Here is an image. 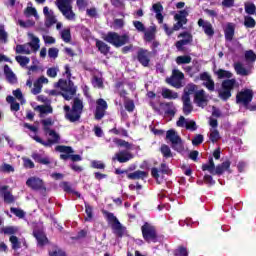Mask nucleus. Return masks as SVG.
<instances>
[{
  "label": "nucleus",
  "instance_id": "45",
  "mask_svg": "<svg viewBox=\"0 0 256 256\" xmlns=\"http://www.w3.org/2000/svg\"><path fill=\"white\" fill-rule=\"evenodd\" d=\"M6 101L7 103H10V109L13 113H17V111H19V109L21 108V106L17 101H15V98L13 96H8L6 98Z\"/></svg>",
  "mask_w": 256,
  "mask_h": 256
},
{
  "label": "nucleus",
  "instance_id": "55",
  "mask_svg": "<svg viewBox=\"0 0 256 256\" xmlns=\"http://www.w3.org/2000/svg\"><path fill=\"white\" fill-rule=\"evenodd\" d=\"M244 57L249 63H255L256 61V54L253 52V50H247L244 54Z\"/></svg>",
  "mask_w": 256,
  "mask_h": 256
},
{
  "label": "nucleus",
  "instance_id": "17",
  "mask_svg": "<svg viewBox=\"0 0 256 256\" xmlns=\"http://www.w3.org/2000/svg\"><path fill=\"white\" fill-rule=\"evenodd\" d=\"M64 111H65V117L68 121H70V123H75L79 121V119H81L82 113L73 108L71 109V107L68 105L64 106Z\"/></svg>",
  "mask_w": 256,
  "mask_h": 256
},
{
  "label": "nucleus",
  "instance_id": "63",
  "mask_svg": "<svg viewBox=\"0 0 256 256\" xmlns=\"http://www.w3.org/2000/svg\"><path fill=\"white\" fill-rule=\"evenodd\" d=\"M174 256H189V252L185 247H179L174 251Z\"/></svg>",
  "mask_w": 256,
  "mask_h": 256
},
{
  "label": "nucleus",
  "instance_id": "22",
  "mask_svg": "<svg viewBox=\"0 0 256 256\" xmlns=\"http://www.w3.org/2000/svg\"><path fill=\"white\" fill-rule=\"evenodd\" d=\"M224 37L226 41H233V37H235V24L228 22L223 26Z\"/></svg>",
  "mask_w": 256,
  "mask_h": 256
},
{
  "label": "nucleus",
  "instance_id": "23",
  "mask_svg": "<svg viewBox=\"0 0 256 256\" xmlns=\"http://www.w3.org/2000/svg\"><path fill=\"white\" fill-rule=\"evenodd\" d=\"M200 79L203 82L204 87L208 89V91H215V81H213V78H211V75H209L207 72H203L200 74Z\"/></svg>",
  "mask_w": 256,
  "mask_h": 256
},
{
  "label": "nucleus",
  "instance_id": "37",
  "mask_svg": "<svg viewBox=\"0 0 256 256\" xmlns=\"http://www.w3.org/2000/svg\"><path fill=\"white\" fill-rule=\"evenodd\" d=\"M32 158L34 159V161H36V163H40L41 165H49V163H51V158L43 154L34 153L32 155Z\"/></svg>",
  "mask_w": 256,
  "mask_h": 256
},
{
  "label": "nucleus",
  "instance_id": "24",
  "mask_svg": "<svg viewBox=\"0 0 256 256\" xmlns=\"http://www.w3.org/2000/svg\"><path fill=\"white\" fill-rule=\"evenodd\" d=\"M1 194L3 196L4 203H7L8 205H11V203H15V196H13V193H11V189H9V186H2L1 187Z\"/></svg>",
  "mask_w": 256,
  "mask_h": 256
},
{
  "label": "nucleus",
  "instance_id": "62",
  "mask_svg": "<svg viewBox=\"0 0 256 256\" xmlns=\"http://www.w3.org/2000/svg\"><path fill=\"white\" fill-rule=\"evenodd\" d=\"M42 125L44 127V132L47 133V131H51L49 127L53 125V120L51 118H47L42 120Z\"/></svg>",
  "mask_w": 256,
  "mask_h": 256
},
{
  "label": "nucleus",
  "instance_id": "12",
  "mask_svg": "<svg viewBox=\"0 0 256 256\" xmlns=\"http://www.w3.org/2000/svg\"><path fill=\"white\" fill-rule=\"evenodd\" d=\"M187 17H189V11H187V9L180 10L174 15V20L177 21V23L174 24L176 31L182 29L183 25H187Z\"/></svg>",
  "mask_w": 256,
  "mask_h": 256
},
{
  "label": "nucleus",
  "instance_id": "53",
  "mask_svg": "<svg viewBox=\"0 0 256 256\" xmlns=\"http://www.w3.org/2000/svg\"><path fill=\"white\" fill-rule=\"evenodd\" d=\"M49 255L50 256H66L63 250H61L57 246H52L51 249L49 250Z\"/></svg>",
  "mask_w": 256,
  "mask_h": 256
},
{
  "label": "nucleus",
  "instance_id": "14",
  "mask_svg": "<svg viewBox=\"0 0 256 256\" xmlns=\"http://www.w3.org/2000/svg\"><path fill=\"white\" fill-rule=\"evenodd\" d=\"M237 103H242L245 107L249 105L251 101H253V90L244 89L240 91L236 96Z\"/></svg>",
  "mask_w": 256,
  "mask_h": 256
},
{
  "label": "nucleus",
  "instance_id": "64",
  "mask_svg": "<svg viewBox=\"0 0 256 256\" xmlns=\"http://www.w3.org/2000/svg\"><path fill=\"white\" fill-rule=\"evenodd\" d=\"M92 84L94 87H97L98 89H101L103 87V79L94 76L92 79Z\"/></svg>",
  "mask_w": 256,
  "mask_h": 256
},
{
  "label": "nucleus",
  "instance_id": "33",
  "mask_svg": "<svg viewBox=\"0 0 256 256\" xmlns=\"http://www.w3.org/2000/svg\"><path fill=\"white\" fill-rule=\"evenodd\" d=\"M148 176H149V173H147L145 171L137 170L132 173H129L127 175V178L131 179L132 181H135V180H139V179H142V180L147 179Z\"/></svg>",
  "mask_w": 256,
  "mask_h": 256
},
{
  "label": "nucleus",
  "instance_id": "28",
  "mask_svg": "<svg viewBox=\"0 0 256 256\" xmlns=\"http://www.w3.org/2000/svg\"><path fill=\"white\" fill-rule=\"evenodd\" d=\"M199 87L193 83H189L184 88V93L182 97H187L188 99H191V95L195 96V93H197Z\"/></svg>",
  "mask_w": 256,
  "mask_h": 256
},
{
  "label": "nucleus",
  "instance_id": "7",
  "mask_svg": "<svg viewBox=\"0 0 256 256\" xmlns=\"http://www.w3.org/2000/svg\"><path fill=\"white\" fill-rule=\"evenodd\" d=\"M166 139L170 141L172 149L174 151H178V153H181L183 151V140L181 139V136L176 133L175 130H168L166 133Z\"/></svg>",
  "mask_w": 256,
  "mask_h": 256
},
{
  "label": "nucleus",
  "instance_id": "5",
  "mask_svg": "<svg viewBox=\"0 0 256 256\" xmlns=\"http://www.w3.org/2000/svg\"><path fill=\"white\" fill-rule=\"evenodd\" d=\"M56 151H58L59 153H63L60 155V159H62L63 161H67L68 159L73 161V163H77V161H83L81 155L73 154L75 153V150H73V148L70 146H56Z\"/></svg>",
  "mask_w": 256,
  "mask_h": 256
},
{
  "label": "nucleus",
  "instance_id": "60",
  "mask_svg": "<svg viewBox=\"0 0 256 256\" xmlns=\"http://www.w3.org/2000/svg\"><path fill=\"white\" fill-rule=\"evenodd\" d=\"M133 26L138 31V33H145V30L147 29L145 28V24H143V22L137 20L133 21Z\"/></svg>",
  "mask_w": 256,
  "mask_h": 256
},
{
  "label": "nucleus",
  "instance_id": "46",
  "mask_svg": "<svg viewBox=\"0 0 256 256\" xmlns=\"http://www.w3.org/2000/svg\"><path fill=\"white\" fill-rule=\"evenodd\" d=\"M83 99L79 98V97H75L73 99V103H72V109H74L75 111H78L80 113H83Z\"/></svg>",
  "mask_w": 256,
  "mask_h": 256
},
{
  "label": "nucleus",
  "instance_id": "21",
  "mask_svg": "<svg viewBox=\"0 0 256 256\" xmlns=\"http://www.w3.org/2000/svg\"><path fill=\"white\" fill-rule=\"evenodd\" d=\"M137 59L139 63L143 65V67H149V63L151 61V52L140 49L137 53Z\"/></svg>",
  "mask_w": 256,
  "mask_h": 256
},
{
  "label": "nucleus",
  "instance_id": "39",
  "mask_svg": "<svg viewBox=\"0 0 256 256\" xmlns=\"http://www.w3.org/2000/svg\"><path fill=\"white\" fill-rule=\"evenodd\" d=\"M161 95L163 99H178L179 94L171 89L168 88H162Z\"/></svg>",
  "mask_w": 256,
  "mask_h": 256
},
{
  "label": "nucleus",
  "instance_id": "10",
  "mask_svg": "<svg viewBox=\"0 0 256 256\" xmlns=\"http://www.w3.org/2000/svg\"><path fill=\"white\" fill-rule=\"evenodd\" d=\"M151 175L161 185L163 183V175H171V169H169L167 164L162 163L160 168H152Z\"/></svg>",
  "mask_w": 256,
  "mask_h": 256
},
{
  "label": "nucleus",
  "instance_id": "4",
  "mask_svg": "<svg viewBox=\"0 0 256 256\" xmlns=\"http://www.w3.org/2000/svg\"><path fill=\"white\" fill-rule=\"evenodd\" d=\"M103 39L114 47H123V45L129 43V35H119L117 32H108L104 35Z\"/></svg>",
  "mask_w": 256,
  "mask_h": 256
},
{
  "label": "nucleus",
  "instance_id": "13",
  "mask_svg": "<svg viewBox=\"0 0 256 256\" xmlns=\"http://www.w3.org/2000/svg\"><path fill=\"white\" fill-rule=\"evenodd\" d=\"M27 187L33 191H46L45 182L39 177L32 176L26 181Z\"/></svg>",
  "mask_w": 256,
  "mask_h": 256
},
{
  "label": "nucleus",
  "instance_id": "41",
  "mask_svg": "<svg viewBox=\"0 0 256 256\" xmlns=\"http://www.w3.org/2000/svg\"><path fill=\"white\" fill-rule=\"evenodd\" d=\"M96 47L98 48V51L102 53V55H109V51H111V47L101 40L96 41Z\"/></svg>",
  "mask_w": 256,
  "mask_h": 256
},
{
  "label": "nucleus",
  "instance_id": "6",
  "mask_svg": "<svg viewBox=\"0 0 256 256\" xmlns=\"http://www.w3.org/2000/svg\"><path fill=\"white\" fill-rule=\"evenodd\" d=\"M143 239L147 243H157V228L149 222H145L141 227Z\"/></svg>",
  "mask_w": 256,
  "mask_h": 256
},
{
  "label": "nucleus",
  "instance_id": "19",
  "mask_svg": "<svg viewBox=\"0 0 256 256\" xmlns=\"http://www.w3.org/2000/svg\"><path fill=\"white\" fill-rule=\"evenodd\" d=\"M45 134L48 136V140L42 142L44 147H51V145H55L61 141V137L55 130H48Z\"/></svg>",
  "mask_w": 256,
  "mask_h": 256
},
{
  "label": "nucleus",
  "instance_id": "36",
  "mask_svg": "<svg viewBox=\"0 0 256 256\" xmlns=\"http://www.w3.org/2000/svg\"><path fill=\"white\" fill-rule=\"evenodd\" d=\"M234 70L236 71L237 75H241L242 77H247V75H251V70L243 67V64L240 62L234 63Z\"/></svg>",
  "mask_w": 256,
  "mask_h": 256
},
{
  "label": "nucleus",
  "instance_id": "44",
  "mask_svg": "<svg viewBox=\"0 0 256 256\" xmlns=\"http://www.w3.org/2000/svg\"><path fill=\"white\" fill-rule=\"evenodd\" d=\"M202 171H209L211 175H215V162L213 158H209L208 163L202 165Z\"/></svg>",
  "mask_w": 256,
  "mask_h": 256
},
{
  "label": "nucleus",
  "instance_id": "34",
  "mask_svg": "<svg viewBox=\"0 0 256 256\" xmlns=\"http://www.w3.org/2000/svg\"><path fill=\"white\" fill-rule=\"evenodd\" d=\"M4 75H5L8 83L15 84L17 82V76L15 75L13 70H11V68L8 65L4 66Z\"/></svg>",
  "mask_w": 256,
  "mask_h": 256
},
{
  "label": "nucleus",
  "instance_id": "32",
  "mask_svg": "<svg viewBox=\"0 0 256 256\" xmlns=\"http://www.w3.org/2000/svg\"><path fill=\"white\" fill-rule=\"evenodd\" d=\"M112 231L116 237H123L125 235L126 228L123 227L121 222L116 221L115 223L112 224Z\"/></svg>",
  "mask_w": 256,
  "mask_h": 256
},
{
  "label": "nucleus",
  "instance_id": "15",
  "mask_svg": "<svg viewBox=\"0 0 256 256\" xmlns=\"http://www.w3.org/2000/svg\"><path fill=\"white\" fill-rule=\"evenodd\" d=\"M198 27H201L208 39H213L215 35V28L211 22L200 18L197 22Z\"/></svg>",
  "mask_w": 256,
  "mask_h": 256
},
{
  "label": "nucleus",
  "instance_id": "26",
  "mask_svg": "<svg viewBox=\"0 0 256 256\" xmlns=\"http://www.w3.org/2000/svg\"><path fill=\"white\" fill-rule=\"evenodd\" d=\"M160 107L164 109L166 115L170 117H175V113H177V108H175V104L173 102L160 103Z\"/></svg>",
  "mask_w": 256,
  "mask_h": 256
},
{
  "label": "nucleus",
  "instance_id": "25",
  "mask_svg": "<svg viewBox=\"0 0 256 256\" xmlns=\"http://www.w3.org/2000/svg\"><path fill=\"white\" fill-rule=\"evenodd\" d=\"M24 17H26V19H31V17H34L36 21H38L39 14L37 13V9L33 7V3H28L27 7L24 10Z\"/></svg>",
  "mask_w": 256,
  "mask_h": 256
},
{
  "label": "nucleus",
  "instance_id": "38",
  "mask_svg": "<svg viewBox=\"0 0 256 256\" xmlns=\"http://www.w3.org/2000/svg\"><path fill=\"white\" fill-rule=\"evenodd\" d=\"M157 29L155 26H150L144 31V40H146L148 43H151V41L155 40V33Z\"/></svg>",
  "mask_w": 256,
  "mask_h": 256
},
{
  "label": "nucleus",
  "instance_id": "52",
  "mask_svg": "<svg viewBox=\"0 0 256 256\" xmlns=\"http://www.w3.org/2000/svg\"><path fill=\"white\" fill-rule=\"evenodd\" d=\"M244 9H245V12H246L248 15H255V13H256L255 4H253V3H251V2L245 3Z\"/></svg>",
  "mask_w": 256,
  "mask_h": 256
},
{
  "label": "nucleus",
  "instance_id": "56",
  "mask_svg": "<svg viewBox=\"0 0 256 256\" xmlns=\"http://www.w3.org/2000/svg\"><path fill=\"white\" fill-rule=\"evenodd\" d=\"M115 89H116V93H118V95H120V97H125L127 95V91H125V89H123V82H117L115 84Z\"/></svg>",
  "mask_w": 256,
  "mask_h": 256
},
{
  "label": "nucleus",
  "instance_id": "27",
  "mask_svg": "<svg viewBox=\"0 0 256 256\" xmlns=\"http://www.w3.org/2000/svg\"><path fill=\"white\" fill-rule=\"evenodd\" d=\"M152 11L156 14V19L158 23L161 25L163 23V5L161 3H155L152 5Z\"/></svg>",
  "mask_w": 256,
  "mask_h": 256
},
{
  "label": "nucleus",
  "instance_id": "20",
  "mask_svg": "<svg viewBox=\"0 0 256 256\" xmlns=\"http://www.w3.org/2000/svg\"><path fill=\"white\" fill-rule=\"evenodd\" d=\"M112 159L113 161H118L119 163H127L133 159V153L129 152V150H121L116 153Z\"/></svg>",
  "mask_w": 256,
  "mask_h": 256
},
{
  "label": "nucleus",
  "instance_id": "48",
  "mask_svg": "<svg viewBox=\"0 0 256 256\" xmlns=\"http://www.w3.org/2000/svg\"><path fill=\"white\" fill-rule=\"evenodd\" d=\"M208 137L212 143H217L219 139H221V135L219 134V130L210 128V132L208 134Z\"/></svg>",
  "mask_w": 256,
  "mask_h": 256
},
{
  "label": "nucleus",
  "instance_id": "54",
  "mask_svg": "<svg viewBox=\"0 0 256 256\" xmlns=\"http://www.w3.org/2000/svg\"><path fill=\"white\" fill-rule=\"evenodd\" d=\"M244 25L248 29H253V27H255V25H256L255 19H253V17H251V16H245L244 17Z\"/></svg>",
  "mask_w": 256,
  "mask_h": 256
},
{
  "label": "nucleus",
  "instance_id": "50",
  "mask_svg": "<svg viewBox=\"0 0 256 256\" xmlns=\"http://www.w3.org/2000/svg\"><path fill=\"white\" fill-rule=\"evenodd\" d=\"M60 35H61V39H62V41H64V43L71 42V30L69 28L61 30Z\"/></svg>",
  "mask_w": 256,
  "mask_h": 256
},
{
  "label": "nucleus",
  "instance_id": "58",
  "mask_svg": "<svg viewBox=\"0 0 256 256\" xmlns=\"http://www.w3.org/2000/svg\"><path fill=\"white\" fill-rule=\"evenodd\" d=\"M10 213H13V215L18 217L19 219H23L25 217V211L20 208L11 207Z\"/></svg>",
  "mask_w": 256,
  "mask_h": 256
},
{
  "label": "nucleus",
  "instance_id": "42",
  "mask_svg": "<svg viewBox=\"0 0 256 256\" xmlns=\"http://www.w3.org/2000/svg\"><path fill=\"white\" fill-rule=\"evenodd\" d=\"M31 45L29 43L17 45L16 46V53H23L24 55H31Z\"/></svg>",
  "mask_w": 256,
  "mask_h": 256
},
{
  "label": "nucleus",
  "instance_id": "18",
  "mask_svg": "<svg viewBox=\"0 0 256 256\" xmlns=\"http://www.w3.org/2000/svg\"><path fill=\"white\" fill-rule=\"evenodd\" d=\"M43 14L45 16V27H53V25L57 23V17L55 16V12H53V10H50L49 7L46 6L43 8Z\"/></svg>",
  "mask_w": 256,
  "mask_h": 256
},
{
  "label": "nucleus",
  "instance_id": "8",
  "mask_svg": "<svg viewBox=\"0 0 256 256\" xmlns=\"http://www.w3.org/2000/svg\"><path fill=\"white\" fill-rule=\"evenodd\" d=\"M183 79H185V74L179 69H173L172 75L166 79V83L175 87V89H181V87H183Z\"/></svg>",
  "mask_w": 256,
  "mask_h": 256
},
{
  "label": "nucleus",
  "instance_id": "57",
  "mask_svg": "<svg viewBox=\"0 0 256 256\" xmlns=\"http://www.w3.org/2000/svg\"><path fill=\"white\" fill-rule=\"evenodd\" d=\"M16 61L21 67H26L31 60L27 56H16Z\"/></svg>",
  "mask_w": 256,
  "mask_h": 256
},
{
  "label": "nucleus",
  "instance_id": "51",
  "mask_svg": "<svg viewBox=\"0 0 256 256\" xmlns=\"http://www.w3.org/2000/svg\"><path fill=\"white\" fill-rule=\"evenodd\" d=\"M160 151L163 157H165V159H169L170 157H173V154L171 153V148H169V146L165 144L161 146Z\"/></svg>",
  "mask_w": 256,
  "mask_h": 256
},
{
  "label": "nucleus",
  "instance_id": "1",
  "mask_svg": "<svg viewBox=\"0 0 256 256\" xmlns=\"http://www.w3.org/2000/svg\"><path fill=\"white\" fill-rule=\"evenodd\" d=\"M215 75H217L218 79H226L222 82V90L219 91V97L222 101H227L231 97V91L235 89L237 85V80L233 77V73L227 70L218 69L215 71Z\"/></svg>",
  "mask_w": 256,
  "mask_h": 256
},
{
  "label": "nucleus",
  "instance_id": "31",
  "mask_svg": "<svg viewBox=\"0 0 256 256\" xmlns=\"http://www.w3.org/2000/svg\"><path fill=\"white\" fill-rule=\"evenodd\" d=\"M28 37L31 39V41L28 43V45H30L31 50L34 53H37V51H39V48L41 47L39 45V43H40L39 37L33 35V33H28Z\"/></svg>",
  "mask_w": 256,
  "mask_h": 256
},
{
  "label": "nucleus",
  "instance_id": "2",
  "mask_svg": "<svg viewBox=\"0 0 256 256\" xmlns=\"http://www.w3.org/2000/svg\"><path fill=\"white\" fill-rule=\"evenodd\" d=\"M55 87L58 89H61L62 92H59L57 90H50L48 93L49 95H52L53 97L57 95H62L66 101H71L73 97L75 96V93H77V87H75V84L73 81L69 80H63L60 79L56 84Z\"/></svg>",
  "mask_w": 256,
  "mask_h": 256
},
{
  "label": "nucleus",
  "instance_id": "11",
  "mask_svg": "<svg viewBox=\"0 0 256 256\" xmlns=\"http://www.w3.org/2000/svg\"><path fill=\"white\" fill-rule=\"evenodd\" d=\"M107 109H109V105L107 104V101L103 98H99L96 101V110L94 112V117L96 121H101L103 117H105V113L107 112Z\"/></svg>",
  "mask_w": 256,
  "mask_h": 256
},
{
  "label": "nucleus",
  "instance_id": "43",
  "mask_svg": "<svg viewBox=\"0 0 256 256\" xmlns=\"http://www.w3.org/2000/svg\"><path fill=\"white\" fill-rule=\"evenodd\" d=\"M36 109L39 111L40 117H45V115L53 113V107L51 105H39Z\"/></svg>",
  "mask_w": 256,
  "mask_h": 256
},
{
  "label": "nucleus",
  "instance_id": "3",
  "mask_svg": "<svg viewBox=\"0 0 256 256\" xmlns=\"http://www.w3.org/2000/svg\"><path fill=\"white\" fill-rule=\"evenodd\" d=\"M56 6L67 21H75V12H73V0H56Z\"/></svg>",
  "mask_w": 256,
  "mask_h": 256
},
{
  "label": "nucleus",
  "instance_id": "30",
  "mask_svg": "<svg viewBox=\"0 0 256 256\" xmlns=\"http://www.w3.org/2000/svg\"><path fill=\"white\" fill-rule=\"evenodd\" d=\"M115 145L117 147H124L125 149H128V150L133 149V144L119 138H113L112 143L110 144V147L113 148L115 147Z\"/></svg>",
  "mask_w": 256,
  "mask_h": 256
},
{
  "label": "nucleus",
  "instance_id": "59",
  "mask_svg": "<svg viewBox=\"0 0 256 256\" xmlns=\"http://www.w3.org/2000/svg\"><path fill=\"white\" fill-rule=\"evenodd\" d=\"M124 107L126 109V111H128L129 113H133V111H135V102H133V100H125L124 101Z\"/></svg>",
  "mask_w": 256,
  "mask_h": 256
},
{
  "label": "nucleus",
  "instance_id": "16",
  "mask_svg": "<svg viewBox=\"0 0 256 256\" xmlns=\"http://www.w3.org/2000/svg\"><path fill=\"white\" fill-rule=\"evenodd\" d=\"M208 96L207 93H205V90H198L194 95V103L197 105V107H201L204 109V107H207L208 103Z\"/></svg>",
  "mask_w": 256,
  "mask_h": 256
},
{
  "label": "nucleus",
  "instance_id": "40",
  "mask_svg": "<svg viewBox=\"0 0 256 256\" xmlns=\"http://www.w3.org/2000/svg\"><path fill=\"white\" fill-rule=\"evenodd\" d=\"M229 167H231V162L225 161L222 164L216 166L214 175H223L225 171H228Z\"/></svg>",
  "mask_w": 256,
  "mask_h": 256
},
{
  "label": "nucleus",
  "instance_id": "35",
  "mask_svg": "<svg viewBox=\"0 0 256 256\" xmlns=\"http://www.w3.org/2000/svg\"><path fill=\"white\" fill-rule=\"evenodd\" d=\"M34 237L38 243V247H43L44 245H47L48 241L47 236L45 233L41 231H34Z\"/></svg>",
  "mask_w": 256,
  "mask_h": 256
},
{
  "label": "nucleus",
  "instance_id": "49",
  "mask_svg": "<svg viewBox=\"0 0 256 256\" xmlns=\"http://www.w3.org/2000/svg\"><path fill=\"white\" fill-rule=\"evenodd\" d=\"M191 61H192V58L189 55H182L176 58L177 65H189Z\"/></svg>",
  "mask_w": 256,
  "mask_h": 256
},
{
  "label": "nucleus",
  "instance_id": "61",
  "mask_svg": "<svg viewBox=\"0 0 256 256\" xmlns=\"http://www.w3.org/2000/svg\"><path fill=\"white\" fill-rule=\"evenodd\" d=\"M85 213L87 217L85 218V221L91 222L93 221V207L91 205L85 206Z\"/></svg>",
  "mask_w": 256,
  "mask_h": 256
},
{
  "label": "nucleus",
  "instance_id": "29",
  "mask_svg": "<svg viewBox=\"0 0 256 256\" xmlns=\"http://www.w3.org/2000/svg\"><path fill=\"white\" fill-rule=\"evenodd\" d=\"M182 103L184 115H191V113L193 112V104L191 103V98H188L187 96H182Z\"/></svg>",
  "mask_w": 256,
  "mask_h": 256
},
{
  "label": "nucleus",
  "instance_id": "47",
  "mask_svg": "<svg viewBox=\"0 0 256 256\" xmlns=\"http://www.w3.org/2000/svg\"><path fill=\"white\" fill-rule=\"evenodd\" d=\"M2 233H4V235H11V237H13L19 233V228L17 226H6L2 228Z\"/></svg>",
  "mask_w": 256,
  "mask_h": 256
},
{
  "label": "nucleus",
  "instance_id": "9",
  "mask_svg": "<svg viewBox=\"0 0 256 256\" xmlns=\"http://www.w3.org/2000/svg\"><path fill=\"white\" fill-rule=\"evenodd\" d=\"M178 39L181 40H178L175 43L177 51H185V46L193 43V34H191V32L184 31L178 35Z\"/></svg>",
  "mask_w": 256,
  "mask_h": 256
}]
</instances>
